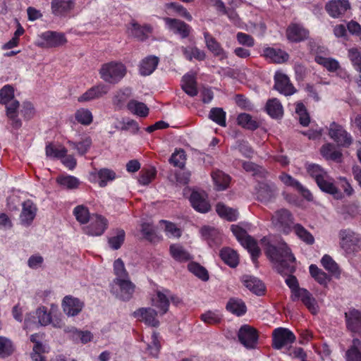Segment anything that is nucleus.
Listing matches in <instances>:
<instances>
[{
  "label": "nucleus",
  "instance_id": "11",
  "mask_svg": "<svg viewBox=\"0 0 361 361\" xmlns=\"http://www.w3.org/2000/svg\"><path fill=\"white\" fill-rule=\"evenodd\" d=\"M164 22L167 28L181 39L188 38L192 31L190 25L177 18L167 17L164 18Z\"/></svg>",
  "mask_w": 361,
  "mask_h": 361
},
{
  "label": "nucleus",
  "instance_id": "1",
  "mask_svg": "<svg viewBox=\"0 0 361 361\" xmlns=\"http://www.w3.org/2000/svg\"><path fill=\"white\" fill-rule=\"evenodd\" d=\"M265 254L274 264L276 272L282 276H287L285 283L290 289L291 295L300 293L302 288L300 287L298 279L293 275L296 271V259L288 245H274L269 243Z\"/></svg>",
  "mask_w": 361,
  "mask_h": 361
},
{
  "label": "nucleus",
  "instance_id": "9",
  "mask_svg": "<svg viewBox=\"0 0 361 361\" xmlns=\"http://www.w3.org/2000/svg\"><path fill=\"white\" fill-rule=\"evenodd\" d=\"M295 336L288 329L279 327L275 329L272 334V347L280 350L286 345L292 344L295 341Z\"/></svg>",
  "mask_w": 361,
  "mask_h": 361
},
{
  "label": "nucleus",
  "instance_id": "18",
  "mask_svg": "<svg viewBox=\"0 0 361 361\" xmlns=\"http://www.w3.org/2000/svg\"><path fill=\"white\" fill-rule=\"evenodd\" d=\"M37 212V207L30 200H27L22 203V210L20 214V221L24 226H30Z\"/></svg>",
  "mask_w": 361,
  "mask_h": 361
},
{
  "label": "nucleus",
  "instance_id": "61",
  "mask_svg": "<svg viewBox=\"0 0 361 361\" xmlns=\"http://www.w3.org/2000/svg\"><path fill=\"white\" fill-rule=\"evenodd\" d=\"M13 100H16L13 87L11 85H5L0 90V104L4 105Z\"/></svg>",
  "mask_w": 361,
  "mask_h": 361
},
{
  "label": "nucleus",
  "instance_id": "15",
  "mask_svg": "<svg viewBox=\"0 0 361 361\" xmlns=\"http://www.w3.org/2000/svg\"><path fill=\"white\" fill-rule=\"evenodd\" d=\"M75 6V0H52L51 2V13L60 18L68 16Z\"/></svg>",
  "mask_w": 361,
  "mask_h": 361
},
{
  "label": "nucleus",
  "instance_id": "14",
  "mask_svg": "<svg viewBox=\"0 0 361 361\" xmlns=\"http://www.w3.org/2000/svg\"><path fill=\"white\" fill-rule=\"evenodd\" d=\"M109 91V87L107 85L99 82L96 85L92 86L81 94L78 98V102L82 103L99 99L106 94Z\"/></svg>",
  "mask_w": 361,
  "mask_h": 361
},
{
  "label": "nucleus",
  "instance_id": "44",
  "mask_svg": "<svg viewBox=\"0 0 361 361\" xmlns=\"http://www.w3.org/2000/svg\"><path fill=\"white\" fill-rule=\"evenodd\" d=\"M216 212L220 217L229 221H234L238 218V212L235 209L226 207L221 202L216 204Z\"/></svg>",
  "mask_w": 361,
  "mask_h": 361
},
{
  "label": "nucleus",
  "instance_id": "63",
  "mask_svg": "<svg viewBox=\"0 0 361 361\" xmlns=\"http://www.w3.org/2000/svg\"><path fill=\"white\" fill-rule=\"evenodd\" d=\"M140 232L143 238L149 242H154L157 238L155 229L153 225L149 223H142L141 224Z\"/></svg>",
  "mask_w": 361,
  "mask_h": 361
},
{
  "label": "nucleus",
  "instance_id": "46",
  "mask_svg": "<svg viewBox=\"0 0 361 361\" xmlns=\"http://www.w3.org/2000/svg\"><path fill=\"white\" fill-rule=\"evenodd\" d=\"M212 177L217 190H224L228 187L231 178L223 171L219 170L214 171Z\"/></svg>",
  "mask_w": 361,
  "mask_h": 361
},
{
  "label": "nucleus",
  "instance_id": "22",
  "mask_svg": "<svg viewBox=\"0 0 361 361\" xmlns=\"http://www.w3.org/2000/svg\"><path fill=\"white\" fill-rule=\"evenodd\" d=\"M134 317L143 321L147 326L157 327L159 324V320L157 319V312L150 308H139L133 313Z\"/></svg>",
  "mask_w": 361,
  "mask_h": 361
},
{
  "label": "nucleus",
  "instance_id": "16",
  "mask_svg": "<svg viewBox=\"0 0 361 361\" xmlns=\"http://www.w3.org/2000/svg\"><path fill=\"white\" fill-rule=\"evenodd\" d=\"M192 208L200 213H207L211 209V205L204 192L193 190L189 199Z\"/></svg>",
  "mask_w": 361,
  "mask_h": 361
},
{
  "label": "nucleus",
  "instance_id": "10",
  "mask_svg": "<svg viewBox=\"0 0 361 361\" xmlns=\"http://www.w3.org/2000/svg\"><path fill=\"white\" fill-rule=\"evenodd\" d=\"M329 135L338 145L347 147L353 142V138L344 128L336 122H332L329 128Z\"/></svg>",
  "mask_w": 361,
  "mask_h": 361
},
{
  "label": "nucleus",
  "instance_id": "27",
  "mask_svg": "<svg viewBox=\"0 0 361 361\" xmlns=\"http://www.w3.org/2000/svg\"><path fill=\"white\" fill-rule=\"evenodd\" d=\"M226 310L233 315L242 317L246 314L247 308L241 298L233 297L228 300Z\"/></svg>",
  "mask_w": 361,
  "mask_h": 361
},
{
  "label": "nucleus",
  "instance_id": "8",
  "mask_svg": "<svg viewBox=\"0 0 361 361\" xmlns=\"http://www.w3.org/2000/svg\"><path fill=\"white\" fill-rule=\"evenodd\" d=\"M238 337L240 343L247 349L255 348L259 339L258 331L248 324L240 326Z\"/></svg>",
  "mask_w": 361,
  "mask_h": 361
},
{
  "label": "nucleus",
  "instance_id": "55",
  "mask_svg": "<svg viewBox=\"0 0 361 361\" xmlns=\"http://www.w3.org/2000/svg\"><path fill=\"white\" fill-rule=\"evenodd\" d=\"M73 214L81 224H87L91 219L89 209L83 204L76 206L73 209Z\"/></svg>",
  "mask_w": 361,
  "mask_h": 361
},
{
  "label": "nucleus",
  "instance_id": "7",
  "mask_svg": "<svg viewBox=\"0 0 361 361\" xmlns=\"http://www.w3.org/2000/svg\"><path fill=\"white\" fill-rule=\"evenodd\" d=\"M90 221V224L83 230L85 234L90 236L102 235L109 226L108 219L101 214H92Z\"/></svg>",
  "mask_w": 361,
  "mask_h": 361
},
{
  "label": "nucleus",
  "instance_id": "29",
  "mask_svg": "<svg viewBox=\"0 0 361 361\" xmlns=\"http://www.w3.org/2000/svg\"><path fill=\"white\" fill-rule=\"evenodd\" d=\"M164 293L157 290L156 295L152 298L153 305L157 307L161 314H166L169 307V300L166 296V294L170 293V290L168 289H164Z\"/></svg>",
  "mask_w": 361,
  "mask_h": 361
},
{
  "label": "nucleus",
  "instance_id": "12",
  "mask_svg": "<svg viewBox=\"0 0 361 361\" xmlns=\"http://www.w3.org/2000/svg\"><path fill=\"white\" fill-rule=\"evenodd\" d=\"M345 322L348 331L352 334H361V310L350 308L345 312Z\"/></svg>",
  "mask_w": 361,
  "mask_h": 361
},
{
  "label": "nucleus",
  "instance_id": "42",
  "mask_svg": "<svg viewBox=\"0 0 361 361\" xmlns=\"http://www.w3.org/2000/svg\"><path fill=\"white\" fill-rule=\"evenodd\" d=\"M309 271L311 276L320 285L326 286L331 278L316 264H311L309 267Z\"/></svg>",
  "mask_w": 361,
  "mask_h": 361
},
{
  "label": "nucleus",
  "instance_id": "21",
  "mask_svg": "<svg viewBox=\"0 0 361 361\" xmlns=\"http://www.w3.org/2000/svg\"><path fill=\"white\" fill-rule=\"evenodd\" d=\"M274 89L286 96L292 95L295 92L289 78L282 73H276L274 75Z\"/></svg>",
  "mask_w": 361,
  "mask_h": 361
},
{
  "label": "nucleus",
  "instance_id": "56",
  "mask_svg": "<svg viewBox=\"0 0 361 361\" xmlns=\"http://www.w3.org/2000/svg\"><path fill=\"white\" fill-rule=\"evenodd\" d=\"M209 118L220 126H226V113L222 108H212L209 111Z\"/></svg>",
  "mask_w": 361,
  "mask_h": 361
},
{
  "label": "nucleus",
  "instance_id": "24",
  "mask_svg": "<svg viewBox=\"0 0 361 361\" xmlns=\"http://www.w3.org/2000/svg\"><path fill=\"white\" fill-rule=\"evenodd\" d=\"M243 285L254 294L262 296L265 294L266 287L264 283L257 277L245 275L242 279Z\"/></svg>",
  "mask_w": 361,
  "mask_h": 361
},
{
  "label": "nucleus",
  "instance_id": "62",
  "mask_svg": "<svg viewBox=\"0 0 361 361\" xmlns=\"http://www.w3.org/2000/svg\"><path fill=\"white\" fill-rule=\"evenodd\" d=\"M186 160V154L183 149H180L179 150H176L173 152L169 159L170 163L180 169H183L185 166Z\"/></svg>",
  "mask_w": 361,
  "mask_h": 361
},
{
  "label": "nucleus",
  "instance_id": "20",
  "mask_svg": "<svg viewBox=\"0 0 361 361\" xmlns=\"http://www.w3.org/2000/svg\"><path fill=\"white\" fill-rule=\"evenodd\" d=\"M309 30L298 23H291L286 29L287 39L291 42H303L309 37Z\"/></svg>",
  "mask_w": 361,
  "mask_h": 361
},
{
  "label": "nucleus",
  "instance_id": "45",
  "mask_svg": "<svg viewBox=\"0 0 361 361\" xmlns=\"http://www.w3.org/2000/svg\"><path fill=\"white\" fill-rule=\"evenodd\" d=\"M132 94L131 89L125 87L119 90L113 97V104L118 109H121Z\"/></svg>",
  "mask_w": 361,
  "mask_h": 361
},
{
  "label": "nucleus",
  "instance_id": "43",
  "mask_svg": "<svg viewBox=\"0 0 361 361\" xmlns=\"http://www.w3.org/2000/svg\"><path fill=\"white\" fill-rule=\"evenodd\" d=\"M127 109L133 114L140 117H147L149 114V108L143 102L135 99L130 100L127 104Z\"/></svg>",
  "mask_w": 361,
  "mask_h": 361
},
{
  "label": "nucleus",
  "instance_id": "48",
  "mask_svg": "<svg viewBox=\"0 0 361 361\" xmlns=\"http://www.w3.org/2000/svg\"><path fill=\"white\" fill-rule=\"evenodd\" d=\"M322 155L326 159L341 161L342 158V153L335 149V147L331 143L324 144L320 149Z\"/></svg>",
  "mask_w": 361,
  "mask_h": 361
},
{
  "label": "nucleus",
  "instance_id": "59",
  "mask_svg": "<svg viewBox=\"0 0 361 361\" xmlns=\"http://www.w3.org/2000/svg\"><path fill=\"white\" fill-rule=\"evenodd\" d=\"M13 351L14 346L12 341L4 336H0V359L9 357Z\"/></svg>",
  "mask_w": 361,
  "mask_h": 361
},
{
  "label": "nucleus",
  "instance_id": "53",
  "mask_svg": "<svg viewBox=\"0 0 361 361\" xmlns=\"http://www.w3.org/2000/svg\"><path fill=\"white\" fill-rule=\"evenodd\" d=\"M56 182L59 185L68 190L76 189L80 185L78 178L71 175L59 176L56 178Z\"/></svg>",
  "mask_w": 361,
  "mask_h": 361
},
{
  "label": "nucleus",
  "instance_id": "60",
  "mask_svg": "<svg viewBox=\"0 0 361 361\" xmlns=\"http://www.w3.org/2000/svg\"><path fill=\"white\" fill-rule=\"evenodd\" d=\"M307 171L315 180L316 183L324 178H327V173L319 165L316 164H309L307 166Z\"/></svg>",
  "mask_w": 361,
  "mask_h": 361
},
{
  "label": "nucleus",
  "instance_id": "2",
  "mask_svg": "<svg viewBox=\"0 0 361 361\" xmlns=\"http://www.w3.org/2000/svg\"><path fill=\"white\" fill-rule=\"evenodd\" d=\"M126 66L121 62L110 61L103 63L99 70L100 78L109 84L118 83L126 75Z\"/></svg>",
  "mask_w": 361,
  "mask_h": 361
},
{
  "label": "nucleus",
  "instance_id": "6",
  "mask_svg": "<svg viewBox=\"0 0 361 361\" xmlns=\"http://www.w3.org/2000/svg\"><path fill=\"white\" fill-rule=\"evenodd\" d=\"M341 246L348 253L357 252L361 250V236L352 230L342 229L339 231Z\"/></svg>",
  "mask_w": 361,
  "mask_h": 361
},
{
  "label": "nucleus",
  "instance_id": "26",
  "mask_svg": "<svg viewBox=\"0 0 361 361\" xmlns=\"http://www.w3.org/2000/svg\"><path fill=\"white\" fill-rule=\"evenodd\" d=\"M263 56L274 63H283L289 59V54L286 51L269 47L264 49Z\"/></svg>",
  "mask_w": 361,
  "mask_h": 361
},
{
  "label": "nucleus",
  "instance_id": "41",
  "mask_svg": "<svg viewBox=\"0 0 361 361\" xmlns=\"http://www.w3.org/2000/svg\"><path fill=\"white\" fill-rule=\"evenodd\" d=\"M68 152L67 149L63 146L57 147L51 142H48L45 147V154L47 157L51 159H61L66 157Z\"/></svg>",
  "mask_w": 361,
  "mask_h": 361
},
{
  "label": "nucleus",
  "instance_id": "57",
  "mask_svg": "<svg viewBox=\"0 0 361 361\" xmlns=\"http://www.w3.org/2000/svg\"><path fill=\"white\" fill-rule=\"evenodd\" d=\"M75 119L82 125L89 126L93 121V116L89 109L80 108L75 111Z\"/></svg>",
  "mask_w": 361,
  "mask_h": 361
},
{
  "label": "nucleus",
  "instance_id": "51",
  "mask_svg": "<svg viewBox=\"0 0 361 361\" xmlns=\"http://www.w3.org/2000/svg\"><path fill=\"white\" fill-rule=\"evenodd\" d=\"M314 61L317 63L322 66L329 72H335L340 68L338 61L332 58H326L319 55H316Z\"/></svg>",
  "mask_w": 361,
  "mask_h": 361
},
{
  "label": "nucleus",
  "instance_id": "35",
  "mask_svg": "<svg viewBox=\"0 0 361 361\" xmlns=\"http://www.w3.org/2000/svg\"><path fill=\"white\" fill-rule=\"evenodd\" d=\"M169 250L171 257L177 262H185L192 259L190 254L179 244L171 245Z\"/></svg>",
  "mask_w": 361,
  "mask_h": 361
},
{
  "label": "nucleus",
  "instance_id": "30",
  "mask_svg": "<svg viewBox=\"0 0 361 361\" xmlns=\"http://www.w3.org/2000/svg\"><path fill=\"white\" fill-rule=\"evenodd\" d=\"M159 59L155 56H148L143 59L140 64V73L147 76L151 75L157 68Z\"/></svg>",
  "mask_w": 361,
  "mask_h": 361
},
{
  "label": "nucleus",
  "instance_id": "54",
  "mask_svg": "<svg viewBox=\"0 0 361 361\" xmlns=\"http://www.w3.org/2000/svg\"><path fill=\"white\" fill-rule=\"evenodd\" d=\"M125 239L126 232L124 230L121 228H117L116 230V235L108 238V244L112 250H117L121 248L125 241Z\"/></svg>",
  "mask_w": 361,
  "mask_h": 361
},
{
  "label": "nucleus",
  "instance_id": "58",
  "mask_svg": "<svg viewBox=\"0 0 361 361\" xmlns=\"http://www.w3.org/2000/svg\"><path fill=\"white\" fill-rule=\"evenodd\" d=\"M188 269L202 281H207L209 280V276L207 270L199 263L190 262L188 265Z\"/></svg>",
  "mask_w": 361,
  "mask_h": 361
},
{
  "label": "nucleus",
  "instance_id": "23",
  "mask_svg": "<svg viewBox=\"0 0 361 361\" xmlns=\"http://www.w3.org/2000/svg\"><path fill=\"white\" fill-rule=\"evenodd\" d=\"M290 298L294 302L300 299L303 305L311 313H317V309L316 300L306 288H302L300 293L295 294L294 295H291Z\"/></svg>",
  "mask_w": 361,
  "mask_h": 361
},
{
  "label": "nucleus",
  "instance_id": "33",
  "mask_svg": "<svg viewBox=\"0 0 361 361\" xmlns=\"http://www.w3.org/2000/svg\"><path fill=\"white\" fill-rule=\"evenodd\" d=\"M219 256L222 261L230 267L235 268L239 264L238 253L230 247H223L220 250Z\"/></svg>",
  "mask_w": 361,
  "mask_h": 361
},
{
  "label": "nucleus",
  "instance_id": "39",
  "mask_svg": "<svg viewBox=\"0 0 361 361\" xmlns=\"http://www.w3.org/2000/svg\"><path fill=\"white\" fill-rule=\"evenodd\" d=\"M266 111L273 118H279L283 114V106L276 98L269 99L266 104Z\"/></svg>",
  "mask_w": 361,
  "mask_h": 361
},
{
  "label": "nucleus",
  "instance_id": "50",
  "mask_svg": "<svg viewBox=\"0 0 361 361\" xmlns=\"http://www.w3.org/2000/svg\"><path fill=\"white\" fill-rule=\"evenodd\" d=\"M237 123L242 128L250 130H255L259 127L258 122L246 113H241L238 116Z\"/></svg>",
  "mask_w": 361,
  "mask_h": 361
},
{
  "label": "nucleus",
  "instance_id": "13",
  "mask_svg": "<svg viewBox=\"0 0 361 361\" xmlns=\"http://www.w3.org/2000/svg\"><path fill=\"white\" fill-rule=\"evenodd\" d=\"M278 194V188L274 183L262 182L257 188V198L259 201L267 203L274 201Z\"/></svg>",
  "mask_w": 361,
  "mask_h": 361
},
{
  "label": "nucleus",
  "instance_id": "32",
  "mask_svg": "<svg viewBox=\"0 0 361 361\" xmlns=\"http://www.w3.org/2000/svg\"><path fill=\"white\" fill-rule=\"evenodd\" d=\"M273 219L276 224L283 228H290L293 223V217L290 212L286 209L277 210L273 216Z\"/></svg>",
  "mask_w": 361,
  "mask_h": 361
},
{
  "label": "nucleus",
  "instance_id": "47",
  "mask_svg": "<svg viewBox=\"0 0 361 361\" xmlns=\"http://www.w3.org/2000/svg\"><path fill=\"white\" fill-rule=\"evenodd\" d=\"M181 50L184 57L190 61L193 59L201 61H204L206 58L204 51L200 50L197 47H182Z\"/></svg>",
  "mask_w": 361,
  "mask_h": 361
},
{
  "label": "nucleus",
  "instance_id": "49",
  "mask_svg": "<svg viewBox=\"0 0 361 361\" xmlns=\"http://www.w3.org/2000/svg\"><path fill=\"white\" fill-rule=\"evenodd\" d=\"M293 230L298 238L307 245H312L314 243V238L303 226L300 224L293 225Z\"/></svg>",
  "mask_w": 361,
  "mask_h": 361
},
{
  "label": "nucleus",
  "instance_id": "5",
  "mask_svg": "<svg viewBox=\"0 0 361 361\" xmlns=\"http://www.w3.org/2000/svg\"><path fill=\"white\" fill-rule=\"evenodd\" d=\"M40 42L37 46L42 49L56 48L66 44L68 42L66 35L63 32L47 30L40 34Z\"/></svg>",
  "mask_w": 361,
  "mask_h": 361
},
{
  "label": "nucleus",
  "instance_id": "34",
  "mask_svg": "<svg viewBox=\"0 0 361 361\" xmlns=\"http://www.w3.org/2000/svg\"><path fill=\"white\" fill-rule=\"evenodd\" d=\"M64 331L70 334L72 340L75 342L80 341L82 343L85 344L92 338V334L90 331H80L75 327H66Z\"/></svg>",
  "mask_w": 361,
  "mask_h": 361
},
{
  "label": "nucleus",
  "instance_id": "4",
  "mask_svg": "<svg viewBox=\"0 0 361 361\" xmlns=\"http://www.w3.org/2000/svg\"><path fill=\"white\" fill-rule=\"evenodd\" d=\"M135 286L129 279L115 278L113 280L111 292L123 301L130 300L135 292Z\"/></svg>",
  "mask_w": 361,
  "mask_h": 361
},
{
  "label": "nucleus",
  "instance_id": "31",
  "mask_svg": "<svg viewBox=\"0 0 361 361\" xmlns=\"http://www.w3.org/2000/svg\"><path fill=\"white\" fill-rule=\"evenodd\" d=\"M152 27L149 24L140 25L137 22L131 23V34L139 41L144 42L149 37V34L152 33Z\"/></svg>",
  "mask_w": 361,
  "mask_h": 361
},
{
  "label": "nucleus",
  "instance_id": "3",
  "mask_svg": "<svg viewBox=\"0 0 361 361\" xmlns=\"http://www.w3.org/2000/svg\"><path fill=\"white\" fill-rule=\"evenodd\" d=\"M231 230L238 241L247 250L252 262L255 263L261 254L257 242L238 225H232Z\"/></svg>",
  "mask_w": 361,
  "mask_h": 361
},
{
  "label": "nucleus",
  "instance_id": "64",
  "mask_svg": "<svg viewBox=\"0 0 361 361\" xmlns=\"http://www.w3.org/2000/svg\"><path fill=\"white\" fill-rule=\"evenodd\" d=\"M51 315V312H48L47 308L44 306L38 307L35 311V316L42 326L50 324Z\"/></svg>",
  "mask_w": 361,
  "mask_h": 361
},
{
  "label": "nucleus",
  "instance_id": "36",
  "mask_svg": "<svg viewBox=\"0 0 361 361\" xmlns=\"http://www.w3.org/2000/svg\"><path fill=\"white\" fill-rule=\"evenodd\" d=\"M68 144L73 149H76L79 155L83 156L90 150L92 140L90 136L85 135L78 142L68 140Z\"/></svg>",
  "mask_w": 361,
  "mask_h": 361
},
{
  "label": "nucleus",
  "instance_id": "40",
  "mask_svg": "<svg viewBox=\"0 0 361 361\" xmlns=\"http://www.w3.org/2000/svg\"><path fill=\"white\" fill-rule=\"evenodd\" d=\"M317 185L322 191L332 195L337 200L343 197V195L338 188L332 182L327 180L326 178L317 181Z\"/></svg>",
  "mask_w": 361,
  "mask_h": 361
},
{
  "label": "nucleus",
  "instance_id": "52",
  "mask_svg": "<svg viewBox=\"0 0 361 361\" xmlns=\"http://www.w3.org/2000/svg\"><path fill=\"white\" fill-rule=\"evenodd\" d=\"M96 174L99 179V185L101 188H104L109 181H112L116 178V173L113 170L106 168L100 169Z\"/></svg>",
  "mask_w": 361,
  "mask_h": 361
},
{
  "label": "nucleus",
  "instance_id": "37",
  "mask_svg": "<svg viewBox=\"0 0 361 361\" xmlns=\"http://www.w3.org/2000/svg\"><path fill=\"white\" fill-rule=\"evenodd\" d=\"M346 361H361V338H353L345 353Z\"/></svg>",
  "mask_w": 361,
  "mask_h": 361
},
{
  "label": "nucleus",
  "instance_id": "28",
  "mask_svg": "<svg viewBox=\"0 0 361 361\" xmlns=\"http://www.w3.org/2000/svg\"><path fill=\"white\" fill-rule=\"evenodd\" d=\"M203 35L207 49L214 56H219L221 59H226L227 57L226 54L220 43L209 32L205 31Z\"/></svg>",
  "mask_w": 361,
  "mask_h": 361
},
{
  "label": "nucleus",
  "instance_id": "38",
  "mask_svg": "<svg viewBox=\"0 0 361 361\" xmlns=\"http://www.w3.org/2000/svg\"><path fill=\"white\" fill-rule=\"evenodd\" d=\"M182 81V89L188 95L195 97L197 94V81L194 75L187 73L183 76Z\"/></svg>",
  "mask_w": 361,
  "mask_h": 361
},
{
  "label": "nucleus",
  "instance_id": "17",
  "mask_svg": "<svg viewBox=\"0 0 361 361\" xmlns=\"http://www.w3.org/2000/svg\"><path fill=\"white\" fill-rule=\"evenodd\" d=\"M350 8L348 0H331L325 5L327 13L334 18H338Z\"/></svg>",
  "mask_w": 361,
  "mask_h": 361
},
{
  "label": "nucleus",
  "instance_id": "25",
  "mask_svg": "<svg viewBox=\"0 0 361 361\" xmlns=\"http://www.w3.org/2000/svg\"><path fill=\"white\" fill-rule=\"evenodd\" d=\"M200 233L209 247L218 246L221 243V233L218 229L209 226H204L201 228Z\"/></svg>",
  "mask_w": 361,
  "mask_h": 361
},
{
  "label": "nucleus",
  "instance_id": "19",
  "mask_svg": "<svg viewBox=\"0 0 361 361\" xmlns=\"http://www.w3.org/2000/svg\"><path fill=\"white\" fill-rule=\"evenodd\" d=\"M61 306L66 315L74 317L82 311L84 303L77 298L72 295H66L62 300Z\"/></svg>",
  "mask_w": 361,
  "mask_h": 361
}]
</instances>
